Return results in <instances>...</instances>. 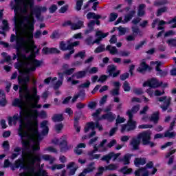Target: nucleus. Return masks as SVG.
Here are the masks:
<instances>
[{
  "label": "nucleus",
  "instance_id": "obj_1",
  "mask_svg": "<svg viewBox=\"0 0 176 176\" xmlns=\"http://www.w3.org/2000/svg\"><path fill=\"white\" fill-rule=\"evenodd\" d=\"M31 113H28L24 117V120H26L25 123L20 124L18 129V135L21 137L22 144V153L24 155L25 151H30V146H31V140H34V137L37 135L38 138H41V133H39L38 122V110L30 109Z\"/></svg>",
  "mask_w": 176,
  "mask_h": 176
},
{
  "label": "nucleus",
  "instance_id": "obj_2",
  "mask_svg": "<svg viewBox=\"0 0 176 176\" xmlns=\"http://www.w3.org/2000/svg\"><path fill=\"white\" fill-rule=\"evenodd\" d=\"M32 94H30V89L28 87H23L19 88V97L23 99L28 100L30 101H33L34 103H32L30 107L33 109L42 108V104H38L39 102V100H41V96L38 95V88L36 87H33L32 88Z\"/></svg>",
  "mask_w": 176,
  "mask_h": 176
},
{
  "label": "nucleus",
  "instance_id": "obj_3",
  "mask_svg": "<svg viewBox=\"0 0 176 176\" xmlns=\"http://www.w3.org/2000/svg\"><path fill=\"white\" fill-rule=\"evenodd\" d=\"M24 21L27 23L28 25V38L23 41V45H25L31 49H36V45H35V41H34V30H35V18L31 15H28L24 17Z\"/></svg>",
  "mask_w": 176,
  "mask_h": 176
},
{
  "label": "nucleus",
  "instance_id": "obj_4",
  "mask_svg": "<svg viewBox=\"0 0 176 176\" xmlns=\"http://www.w3.org/2000/svg\"><path fill=\"white\" fill-rule=\"evenodd\" d=\"M15 5H14L12 8V9H14V23L15 24H17L18 19H17V14H19V12H21V13H27L28 12V6L30 8L34 7V1L29 0V1L27 3L23 2L21 0H14Z\"/></svg>",
  "mask_w": 176,
  "mask_h": 176
},
{
  "label": "nucleus",
  "instance_id": "obj_5",
  "mask_svg": "<svg viewBox=\"0 0 176 176\" xmlns=\"http://www.w3.org/2000/svg\"><path fill=\"white\" fill-rule=\"evenodd\" d=\"M32 65H34V67H28L24 70L23 74L25 75V77H23L22 78H18V82L19 84L25 85L24 86V87H28L27 86V84L28 83V82H30V74H31V72H34V71H36V68L42 65V61L34 60L32 63Z\"/></svg>",
  "mask_w": 176,
  "mask_h": 176
},
{
  "label": "nucleus",
  "instance_id": "obj_6",
  "mask_svg": "<svg viewBox=\"0 0 176 176\" xmlns=\"http://www.w3.org/2000/svg\"><path fill=\"white\" fill-rule=\"evenodd\" d=\"M118 67L115 65H109L107 66V72L109 74V76L103 74L101 75L98 80V82H101V83H104L108 79L109 76H111V78H118V76L120 75V70H117Z\"/></svg>",
  "mask_w": 176,
  "mask_h": 176
},
{
  "label": "nucleus",
  "instance_id": "obj_7",
  "mask_svg": "<svg viewBox=\"0 0 176 176\" xmlns=\"http://www.w3.org/2000/svg\"><path fill=\"white\" fill-rule=\"evenodd\" d=\"M97 38L93 41V36H89L85 39V43L87 46H93L95 43L100 45L103 38H107L109 35V32L102 33L101 31L96 32V34Z\"/></svg>",
  "mask_w": 176,
  "mask_h": 176
},
{
  "label": "nucleus",
  "instance_id": "obj_8",
  "mask_svg": "<svg viewBox=\"0 0 176 176\" xmlns=\"http://www.w3.org/2000/svg\"><path fill=\"white\" fill-rule=\"evenodd\" d=\"M61 141L58 139L55 140H52V143L55 144V145H60V152L65 153V152L69 151L72 146L71 144L68 145V137L67 135H64L60 138Z\"/></svg>",
  "mask_w": 176,
  "mask_h": 176
},
{
  "label": "nucleus",
  "instance_id": "obj_9",
  "mask_svg": "<svg viewBox=\"0 0 176 176\" xmlns=\"http://www.w3.org/2000/svg\"><path fill=\"white\" fill-rule=\"evenodd\" d=\"M137 129V121H134L133 120V116L130 114V117H129V120L126 124H124L121 125V133H124V131H127V133L130 131H134Z\"/></svg>",
  "mask_w": 176,
  "mask_h": 176
},
{
  "label": "nucleus",
  "instance_id": "obj_10",
  "mask_svg": "<svg viewBox=\"0 0 176 176\" xmlns=\"http://www.w3.org/2000/svg\"><path fill=\"white\" fill-rule=\"evenodd\" d=\"M144 131L139 133L135 138H132L129 144L132 146L133 151H138L140 149V145H141V140L142 145H144Z\"/></svg>",
  "mask_w": 176,
  "mask_h": 176
},
{
  "label": "nucleus",
  "instance_id": "obj_11",
  "mask_svg": "<svg viewBox=\"0 0 176 176\" xmlns=\"http://www.w3.org/2000/svg\"><path fill=\"white\" fill-rule=\"evenodd\" d=\"M16 50V56L18 57L17 60H20V58H22V60H27V55L25 54H23L21 52V50L23 52H25V53H30L31 52V50L28 45L17 43V46L15 47Z\"/></svg>",
  "mask_w": 176,
  "mask_h": 176
},
{
  "label": "nucleus",
  "instance_id": "obj_12",
  "mask_svg": "<svg viewBox=\"0 0 176 176\" xmlns=\"http://www.w3.org/2000/svg\"><path fill=\"white\" fill-rule=\"evenodd\" d=\"M24 157L19 158L14 162L15 168H21L22 170H26L30 174H34L35 173V168L34 166H27L24 164Z\"/></svg>",
  "mask_w": 176,
  "mask_h": 176
},
{
  "label": "nucleus",
  "instance_id": "obj_13",
  "mask_svg": "<svg viewBox=\"0 0 176 176\" xmlns=\"http://www.w3.org/2000/svg\"><path fill=\"white\" fill-rule=\"evenodd\" d=\"M99 121L100 120H97L96 122L93 121L87 122L84 128L85 133H89V131H90V129L92 130L98 129L99 131H102L104 128L102 127V125L100 124Z\"/></svg>",
  "mask_w": 176,
  "mask_h": 176
},
{
  "label": "nucleus",
  "instance_id": "obj_14",
  "mask_svg": "<svg viewBox=\"0 0 176 176\" xmlns=\"http://www.w3.org/2000/svg\"><path fill=\"white\" fill-rule=\"evenodd\" d=\"M162 85H163V82H159V80L153 78L145 81L143 83V87H146L148 86L150 89H157V87H160Z\"/></svg>",
  "mask_w": 176,
  "mask_h": 176
},
{
  "label": "nucleus",
  "instance_id": "obj_15",
  "mask_svg": "<svg viewBox=\"0 0 176 176\" xmlns=\"http://www.w3.org/2000/svg\"><path fill=\"white\" fill-rule=\"evenodd\" d=\"M157 101L164 102V104L160 106V108L162 109L163 112H166V111L168 109L170 105H171V97H168V98L167 96L159 97L157 98Z\"/></svg>",
  "mask_w": 176,
  "mask_h": 176
},
{
  "label": "nucleus",
  "instance_id": "obj_16",
  "mask_svg": "<svg viewBox=\"0 0 176 176\" xmlns=\"http://www.w3.org/2000/svg\"><path fill=\"white\" fill-rule=\"evenodd\" d=\"M174 126H175V121L170 122L169 129L164 133V137L166 138H175V132H170L174 130Z\"/></svg>",
  "mask_w": 176,
  "mask_h": 176
},
{
  "label": "nucleus",
  "instance_id": "obj_17",
  "mask_svg": "<svg viewBox=\"0 0 176 176\" xmlns=\"http://www.w3.org/2000/svg\"><path fill=\"white\" fill-rule=\"evenodd\" d=\"M151 132L148 131H144L143 145H150L151 148H153L155 144V143H153V142H151Z\"/></svg>",
  "mask_w": 176,
  "mask_h": 176
},
{
  "label": "nucleus",
  "instance_id": "obj_18",
  "mask_svg": "<svg viewBox=\"0 0 176 176\" xmlns=\"http://www.w3.org/2000/svg\"><path fill=\"white\" fill-rule=\"evenodd\" d=\"M116 119V116L112 112H109L107 113L103 114L100 118H98V120H107V122H113Z\"/></svg>",
  "mask_w": 176,
  "mask_h": 176
},
{
  "label": "nucleus",
  "instance_id": "obj_19",
  "mask_svg": "<svg viewBox=\"0 0 176 176\" xmlns=\"http://www.w3.org/2000/svg\"><path fill=\"white\" fill-rule=\"evenodd\" d=\"M138 72L140 74H145L146 71H152V67L146 64V62L142 61L140 63V67L137 69Z\"/></svg>",
  "mask_w": 176,
  "mask_h": 176
},
{
  "label": "nucleus",
  "instance_id": "obj_20",
  "mask_svg": "<svg viewBox=\"0 0 176 176\" xmlns=\"http://www.w3.org/2000/svg\"><path fill=\"white\" fill-rule=\"evenodd\" d=\"M17 120H20L21 124L24 125V121L21 119V116H19L18 115H14L13 117L8 118V124L9 126H12V123L16 124L17 123Z\"/></svg>",
  "mask_w": 176,
  "mask_h": 176
},
{
  "label": "nucleus",
  "instance_id": "obj_21",
  "mask_svg": "<svg viewBox=\"0 0 176 176\" xmlns=\"http://www.w3.org/2000/svg\"><path fill=\"white\" fill-rule=\"evenodd\" d=\"M43 54H59L60 50L57 48L44 47L42 50Z\"/></svg>",
  "mask_w": 176,
  "mask_h": 176
},
{
  "label": "nucleus",
  "instance_id": "obj_22",
  "mask_svg": "<svg viewBox=\"0 0 176 176\" xmlns=\"http://www.w3.org/2000/svg\"><path fill=\"white\" fill-rule=\"evenodd\" d=\"M47 8L43 6H37L34 8L33 10V13H34L36 18L39 19L41 17V14L42 12H47Z\"/></svg>",
  "mask_w": 176,
  "mask_h": 176
},
{
  "label": "nucleus",
  "instance_id": "obj_23",
  "mask_svg": "<svg viewBox=\"0 0 176 176\" xmlns=\"http://www.w3.org/2000/svg\"><path fill=\"white\" fill-rule=\"evenodd\" d=\"M34 49L30 50L31 53L26 58V60H29L30 61V63H29V65H30V67H35V65H32V63L34 60L39 61V60L35 58V57H36V55H35V53H39V50H37V52H34Z\"/></svg>",
  "mask_w": 176,
  "mask_h": 176
},
{
  "label": "nucleus",
  "instance_id": "obj_24",
  "mask_svg": "<svg viewBox=\"0 0 176 176\" xmlns=\"http://www.w3.org/2000/svg\"><path fill=\"white\" fill-rule=\"evenodd\" d=\"M14 41H16V46H17L18 43L19 45H23V42L25 41V38L24 37H19L14 34H12L10 36V42H14Z\"/></svg>",
  "mask_w": 176,
  "mask_h": 176
},
{
  "label": "nucleus",
  "instance_id": "obj_25",
  "mask_svg": "<svg viewBox=\"0 0 176 176\" xmlns=\"http://www.w3.org/2000/svg\"><path fill=\"white\" fill-rule=\"evenodd\" d=\"M133 156V154L126 153L120 160V162L123 163L124 166H129V164H130V160H131Z\"/></svg>",
  "mask_w": 176,
  "mask_h": 176
},
{
  "label": "nucleus",
  "instance_id": "obj_26",
  "mask_svg": "<svg viewBox=\"0 0 176 176\" xmlns=\"http://www.w3.org/2000/svg\"><path fill=\"white\" fill-rule=\"evenodd\" d=\"M47 123H49L47 120H43L40 124V127L43 129L41 131L43 135H47V134H49V126H47Z\"/></svg>",
  "mask_w": 176,
  "mask_h": 176
},
{
  "label": "nucleus",
  "instance_id": "obj_27",
  "mask_svg": "<svg viewBox=\"0 0 176 176\" xmlns=\"http://www.w3.org/2000/svg\"><path fill=\"white\" fill-rule=\"evenodd\" d=\"M159 119H160V113L159 111H155L151 114L150 122H153L155 124H157V123H159Z\"/></svg>",
  "mask_w": 176,
  "mask_h": 176
},
{
  "label": "nucleus",
  "instance_id": "obj_28",
  "mask_svg": "<svg viewBox=\"0 0 176 176\" xmlns=\"http://www.w3.org/2000/svg\"><path fill=\"white\" fill-rule=\"evenodd\" d=\"M140 111V104H137L133 106L131 110H128L126 111V115L129 118H130V115H131L132 118H134V113H137Z\"/></svg>",
  "mask_w": 176,
  "mask_h": 176
},
{
  "label": "nucleus",
  "instance_id": "obj_29",
  "mask_svg": "<svg viewBox=\"0 0 176 176\" xmlns=\"http://www.w3.org/2000/svg\"><path fill=\"white\" fill-rule=\"evenodd\" d=\"M89 72V68L85 69V70L78 71L76 73V79H82L87 75Z\"/></svg>",
  "mask_w": 176,
  "mask_h": 176
},
{
  "label": "nucleus",
  "instance_id": "obj_30",
  "mask_svg": "<svg viewBox=\"0 0 176 176\" xmlns=\"http://www.w3.org/2000/svg\"><path fill=\"white\" fill-rule=\"evenodd\" d=\"M84 25L83 21H78L76 23H72L71 30L72 31H76V30H80Z\"/></svg>",
  "mask_w": 176,
  "mask_h": 176
},
{
  "label": "nucleus",
  "instance_id": "obj_31",
  "mask_svg": "<svg viewBox=\"0 0 176 176\" xmlns=\"http://www.w3.org/2000/svg\"><path fill=\"white\" fill-rule=\"evenodd\" d=\"M146 164V160L145 158H138L136 157L134 160V164L136 167H138V166H144V164Z\"/></svg>",
  "mask_w": 176,
  "mask_h": 176
},
{
  "label": "nucleus",
  "instance_id": "obj_32",
  "mask_svg": "<svg viewBox=\"0 0 176 176\" xmlns=\"http://www.w3.org/2000/svg\"><path fill=\"white\" fill-rule=\"evenodd\" d=\"M120 173H122L124 175H130L133 173V168H129L127 166H124V167L120 169Z\"/></svg>",
  "mask_w": 176,
  "mask_h": 176
},
{
  "label": "nucleus",
  "instance_id": "obj_33",
  "mask_svg": "<svg viewBox=\"0 0 176 176\" xmlns=\"http://www.w3.org/2000/svg\"><path fill=\"white\" fill-rule=\"evenodd\" d=\"M131 30L135 36H137V35H138V36L142 37L144 36V33L142 32V31H141V30H140L138 27L133 26L131 28Z\"/></svg>",
  "mask_w": 176,
  "mask_h": 176
},
{
  "label": "nucleus",
  "instance_id": "obj_34",
  "mask_svg": "<svg viewBox=\"0 0 176 176\" xmlns=\"http://www.w3.org/2000/svg\"><path fill=\"white\" fill-rule=\"evenodd\" d=\"M70 47L71 46L69 45V43L67 44L64 41H60L59 48L63 52H67V50H71Z\"/></svg>",
  "mask_w": 176,
  "mask_h": 176
},
{
  "label": "nucleus",
  "instance_id": "obj_35",
  "mask_svg": "<svg viewBox=\"0 0 176 176\" xmlns=\"http://www.w3.org/2000/svg\"><path fill=\"white\" fill-rule=\"evenodd\" d=\"M95 163L91 162L88 164L87 167L85 168L82 171L87 174L89 173H93L96 170V167L94 166Z\"/></svg>",
  "mask_w": 176,
  "mask_h": 176
},
{
  "label": "nucleus",
  "instance_id": "obj_36",
  "mask_svg": "<svg viewBox=\"0 0 176 176\" xmlns=\"http://www.w3.org/2000/svg\"><path fill=\"white\" fill-rule=\"evenodd\" d=\"M135 14V10L130 11L129 14L125 15L124 18V23H129V21H130V20H131V19L134 17Z\"/></svg>",
  "mask_w": 176,
  "mask_h": 176
},
{
  "label": "nucleus",
  "instance_id": "obj_37",
  "mask_svg": "<svg viewBox=\"0 0 176 176\" xmlns=\"http://www.w3.org/2000/svg\"><path fill=\"white\" fill-rule=\"evenodd\" d=\"M52 122L57 123V122H63L64 120V116L63 114H54L52 118Z\"/></svg>",
  "mask_w": 176,
  "mask_h": 176
},
{
  "label": "nucleus",
  "instance_id": "obj_38",
  "mask_svg": "<svg viewBox=\"0 0 176 176\" xmlns=\"http://www.w3.org/2000/svg\"><path fill=\"white\" fill-rule=\"evenodd\" d=\"M145 4L139 5L138 10V16L139 17H142V16H145Z\"/></svg>",
  "mask_w": 176,
  "mask_h": 176
},
{
  "label": "nucleus",
  "instance_id": "obj_39",
  "mask_svg": "<svg viewBox=\"0 0 176 176\" xmlns=\"http://www.w3.org/2000/svg\"><path fill=\"white\" fill-rule=\"evenodd\" d=\"M36 162L38 163L42 162V157L40 155V154H37L33 158H32L30 161V163L32 164V166H34Z\"/></svg>",
  "mask_w": 176,
  "mask_h": 176
},
{
  "label": "nucleus",
  "instance_id": "obj_40",
  "mask_svg": "<svg viewBox=\"0 0 176 176\" xmlns=\"http://www.w3.org/2000/svg\"><path fill=\"white\" fill-rule=\"evenodd\" d=\"M38 151H41V144L39 142H34V144L31 146V152L34 153Z\"/></svg>",
  "mask_w": 176,
  "mask_h": 176
},
{
  "label": "nucleus",
  "instance_id": "obj_41",
  "mask_svg": "<svg viewBox=\"0 0 176 176\" xmlns=\"http://www.w3.org/2000/svg\"><path fill=\"white\" fill-rule=\"evenodd\" d=\"M107 139H104L100 142V143L98 144V148H102L101 149H99V152H107V147H105V144L107 142Z\"/></svg>",
  "mask_w": 176,
  "mask_h": 176
},
{
  "label": "nucleus",
  "instance_id": "obj_42",
  "mask_svg": "<svg viewBox=\"0 0 176 176\" xmlns=\"http://www.w3.org/2000/svg\"><path fill=\"white\" fill-rule=\"evenodd\" d=\"M61 37V34L58 30H55L52 32V34L50 36L51 39H60Z\"/></svg>",
  "mask_w": 176,
  "mask_h": 176
},
{
  "label": "nucleus",
  "instance_id": "obj_43",
  "mask_svg": "<svg viewBox=\"0 0 176 176\" xmlns=\"http://www.w3.org/2000/svg\"><path fill=\"white\" fill-rule=\"evenodd\" d=\"M23 100L15 98L12 102L13 107H18V108H23Z\"/></svg>",
  "mask_w": 176,
  "mask_h": 176
},
{
  "label": "nucleus",
  "instance_id": "obj_44",
  "mask_svg": "<svg viewBox=\"0 0 176 176\" xmlns=\"http://www.w3.org/2000/svg\"><path fill=\"white\" fill-rule=\"evenodd\" d=\"M106 50L110 52V54L115 55L118 54V48L116 47H111V45H108L106 47Z\"/></svg>",
  "mask_w": 176,
  "mask_h": 176
},
{
  "label": "nucleus",
  "instance_id": "obj_45",
  "mask_svg": "<svg viewBox=\"0 0 176 176\" xmlns=\"http://www.w3.org/2000/svg\"><path fill=\"white\" fill-rule=\"evenodd\" d=\"M111 160H112V155L111 154V153L105 155H103L102 157L100 159L102 162H106L107 164H109V162H111Z\"/></svg>",
  "mask_w": 176,
  "mask_h": 176
},
{
  "label": "nucleus",
  "instance_id": "obj_46",
  "mask_svg": "<svg viewBox=\"0 0 176 176\" xmlns=\"http://www.w3.org/2000/svg\"><path fill=\"white\" fill-rule=\"evenodd\" d=\"M72 42V38H70L69 40L67 41V43H69V45L70 46V50H75L74 49V47H76V46H79V44L80 43V42L79 41H74L73 43Z\"/></svg>",
  "mask_w": 176,
  "mask_h": 176
},
{
  "label": "nucleus",
  "instance_id": "obj_47",
  "mask_svg": "<svg viewBox=\"0 0 176 176\" xmlns=\"http://www.w3.org/2000/svg\"><path fill=\"white\" fill-rule=\"evenodd\" d=\"M107 48H105V45H100L96 47V49L94 50V53H102V52H105Z\"/></svg>",
  "mask_w": 176,
  "mask_h": 176
},
{
  "label": "nucleus",
  "instance_id": "obj_48",
  "mask_svg": "<svg viewBox=\"0 0 176 176\" xmlns=\"http://www.w3.org/2000/svg\"><path fill=\"white\" fill-rule=\"evenodd\" d=\"M76 96L78 97V98H80V100L83 101V100H85L86 98V91H85V89H81L78 91Z\"/></svg>",
  "mask_w": 176,
  "mask_h": 176
},
{
  "label": "nucleus",
  "instance_id": "obj_49",
  "mask_svg": "<svg viewBox=\"0 0 176 176\" xmlns=\"http://www.w3.org/2000/svg\"><path fill=\"white\" fill-rule=\"evenodd\" d=\"M166 12H167L166 6H164L161 8H159L157 10V14H156L157 17H159V16H162V14H163V13H166Z\"/></svg>",
  "mask_w": 176,
  "mask_h": 176
},
{
  "label": "nucleus",
  "instance_id": "obj_50",
  "mask_svg": "<svg viewBox=\"0 0 176 176\" xmlns=\"http://www.w3.org/2000/svg\"><path fill=\"white\" fill-rule=\"evenodd\" d=\"M166 43L170 47H176V38H170L166 41Z\"/></svg>",
  "mask_w": 176,
  "mask_h": 176
},
{
  "label": "nucleus",
  "instance_id": "obj_51",
  "mask_svg": "<svg viewBox=\"0 0 176 176\" xmlns=\"http://www.w3.org/2000/svg\"><path fill=\"white\" fill-rule=\"evenodd\" d=\"M118 169V166L115 164H110L108 166H105V170H108L109 171H113Z\"/></svg>",
  "mask_w": 176,
  "mask_h": 176
},
{
  "label": "nucleus",
  "instance_id": "obj_52",
  "mask_svg": "<svg viewBox=\"0 0 176 176\" xmlns=\"http://www.w3.org/2000/svg\"><path fill=\"white\" fill-rule=\"evenodd\" d=\"M168 1L167 0L156 1L154 2V6H162L163 5H167Z\"/></svg>",
  "mask_w": 176,
  "mask_h": 176
},
{
  "label": "nucleus",
  "instance_id": "obj_53",
  "mask_svg": "<svg viewBox=\"0 0 176 176\" xmlns=\"http://www.w3.org/2000/svg\"><path fill=\"white\" fill-rule=\"evenodd\" d=\"M145 44H146V40L140 41V43L135 46V50H140V49H142V47H144V45Z\"/></svg>",
  "mask_w": 176,
  "mask_h": 176
},
{
  "label": "nucleus",
  "instance_id": "obj_54",
  "mask_svg": "<svg viewBox=\"0 0 176 176\" xmlns=\"http://www.w3.org/2000/svg\"><path fill=\"white\" fill-rule=\"evenodd\" d=\"M122 89L124 91H130L131 87H130V84L127 81H124L122 85Z\"/></svg>",
  "mask_w": 176,
  "mask_h": 176
},
{
  "label": "nucleus",
  "instance_id": "obj_55",
  "mask_svg": "<svg viewBox=\"0 0 176 176\" xmlns=\"http://www.w3.org/2000/svg\"><path fill=\"white\" fill-rule=\"evenodd\" d=\"M83 6V1L77 0L76 3L75 9L77 12L82 10V6Z\"/></svg>",
  "mask_w": 176,
  "mask_h": 176
},
{
  "label": "nucleus",
  "instance_id": "obj_56",
  "mask_svg": "<svg viewBox=\"0 0 176 176\" xmlns=\"http://www.w3.org/2000/svg\"><path fill=\"white\" fill-rule=\"evenodd\" d=\"M80 115H82V113L76 112L74 114V124H79V120H80Z\"/></svg>",
  "mask_w": 176,
  "mask_h": 176
},
{
  "label": "nucleus",
  "instance_id": "obj_57",
  "mask_svg": "<svg viewBox=\"0 0 176 176\" xmlns=\"http://www.w3.org/2000/svg\"><path fill=\"white\" fill-rule=\"evenodd\" d=\"M86 56V52L80 51L74 55V58H78V57H80L82 59L85 58Z\"/></svg>",
  "mask_w": 176,
  "mask_h": 176
},
{
  "label": "nucleus",
  "instance_id": "obj_58",
  "mask_svg": "<svg viewBox=\"0 0 176 176\" xmlns=\"http://www.w3.org/2000/svg\"><path fill=\"white\" fill-rule=\"evenodd\" d=\"M124 122H126V119L124 118H122L120 116H118L116 120V126H118V124H120L121 123H124Z\"/></svg>",
  "mask_w": 176,
  "mask_h": 176
},
{
  "label": "nucleus",
  "instance_id": "obj_59",
  "mask_svg": "<svg viewBox=\"0 0 176 176\" xmlns=\"http://www.w3.org/2000/svg\"><path fill=\"white\" fill-rule=\"evenodd\" d=\"M2 147L4 151H10V145L9 144V142L8 140L3 142Z\"/></svg>",
  "mask_w": 176,
  "mask_h": 176
},
{
  "label": "nucleus",
  "instance_id": "obj_60",
  "mask_svg": "<svg viewBox=\"0 0 176 176\" xmlns=\"http://www.w3.org/2000/svg\"><path fill=\"white\" fill-rule=\"evenodd\" d=\"M102 111V109H101V108L96 109V112L92 113L93 118H96L98 120L99 118H100V113H101Z\"/></svg>",
  "mask_w": 176,
  "mask_h": 176
},
{
  "label": "nucleus",
  "instance_id": "obj_61",
  "mask_svg": "<svg viewBox=\"0 0 176 176\" xmlns=\"http://www.w3.org/2000/svg\"><path fill=\"white\" fill-rule=\"evenodd\" d=\"M6 104H8V100H6V96L3 94L2 99L0 100V105L1 107H6Z\"/></svg>",
  "mask_w": 176,
  "mask_h": 176
},
{
  "label": "nucleus",
  "instance_id": "obj_62",
  "mask_svg": "<svg viewBox=\"0 0 176 176\" xmlns=\"http://www.w3.org/2000/svg\"><path fill=\"white\" fill-rule=\"evenodd\" d=\"M133 93L137 96H141V94H144V90H142V88H135L133 89Z\"/></svg>",
  "mask_w": 176,
  "mask_h": 176
},
{
  "label": "nucleus",
  "instance_id": "obj_63",
  "mask_svg": "<svg viewBox=\"0 0 176 176\" xmlns=\"http://www.w3.org/2000/svg\"><path fill=\"white\" fill-rule=\"evenodd\" d=\"M118 16L119 15L117 13H115V12L111 13L109 16V21L110 22L115 21V20L118 19Z\"/></svg>",
  "mask_w": 176,
  "mask_h": 176
},
{
  "label": "nucleus",
  "instance_id": "obj_64",
  "mask_svg": "<svg viewBox=\"0 0 176 176\" xmlns=\"http://www.w3.org/2000/svg\"><path fill=\"white\" fill-rule=\"evenodd\" d=\"M57 5L53 4L49 8L50 13L53 14L57 10Z\"/></svg>",
  "mask_w": 176,
  "mask_h": 176
}]
</instances>
